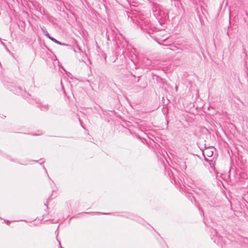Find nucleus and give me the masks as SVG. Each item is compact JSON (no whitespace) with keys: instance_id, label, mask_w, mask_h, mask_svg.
I'll return each instance as SVG.
<instances>
[{"instance_id":"nucleus-1","label":"nucleus","mask_w":248,"mask_h":248,"mask_svg":"<svg viewBox=\"0 0 248 248\" xmlns=\"http://www.w3.org/2000/svg\"><path fill=\"white\" fill-rule=\"evenodd\" d=\"M49 39L52 40L53 42H55V43L59 44V45H62L60 42L57 41L56 39L53 37H49Z\"/></svg>"},{"instance_id":"nucleus-2","label":"nucleus","mask_w":248,"mask_h":248,"mask_svg":"<svg viewBox=\"0 0 248 248\" xmlns=\"http://www.w3.org/2000/svg\"><path fill=\"white\" fill-rule=\"evenodd\" d=\"M226 202H227V204H228V205H230V204H231V202H230V201L229 200H226Z\"/></svg>"},{"instance_id":"nucleus-3","label":"nucleus","mask_w":248,"mask_h":248,"mask_svg":"<svg viewBox=\"0 0 248 248\" xmlns=\"http://www.w3.org/2000/svg\"><path fill=\"white\" fill-rule=\"evenodd\" d=\"M46 36L49 39V37H51L48 33L46 34Z\"/></svg>"},{"instance_id":"nucleus-4","label":"nucleus","mask_w":248,"mask_h":248,"mask_svg":"<svg viewBox=\"0 0 248 248\" xmlns=\"http://www.w3.org/2000/svg\"><path fill=\"white\" fill-rule=\"evenodd\" d=\"M208 156H211V155H212V154H210V153H209L208 154Z\"/></svg>"}]
</instances>
